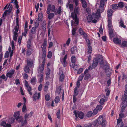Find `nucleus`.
<instances>
[{
	"mask_svg": "<svg viewBox=\"0 0 127 127\" xmlns=\"http://www.w3.org/2000/svg\"><path fill=\"white\" fill-rule=\"evenodd\" d=\"M32 51V49L30 48H28L27 51V54L28 55H30Z\"/></svg>",
	"mask_w": 127,
	"mask_h": 127,
	"instance_id": "nucleus-34",
	"label": "nucleus"
},
{
	"mask_svg": "<svg viewBox=\"0 0 127 127\" xmlns=\"http://www.w3.org/2000/svg\"><path fill=\"white\" fill-rule=\"evenodd\" d=\"M14 1V5H15L16 8L17 9H18L19 8V6L18 4V2L17 0H11L10 3H12Z\"/></svg>",
	"mask_w": 127,
	"mask_h": 127,
	"instance_id": "nucleus-27",
	"label": "nucleus"
},
{
	"mask_svg": "<svg viewBox=\"0 0 127 127\" xmlns=\"http://www.w3.org/2000/svg\"><path fill=\"white\" fill-rule=\"evenodd\" d=\"M74 12L77 15L79 14V8L78 7H76L74 10Z\"/></svg>",
	"mask_w": 127,
	"mask_h": 127,
	"instance_id": "nucleus-48",
	"label": "nucleus"
},
{
	"mask_svg": "<svg viewBox=\"0 0 127 127\" xmlns=\"http://www.w3.org/2000/svg\"><path fill=\"white\" fill-rule=\"evenodd\" d=\"M61 91V88L60 86L57 88L56 89L55 93L58 94H59Z\"/></svg>",
	"mask_w": 127,
	"mask_h": 127,
	"instance_id": "nucleus-39",
	"label": "nucleus"
},
{
	"mask_svg": "<svg viewBox=\"0 0 127 127\" xmlns=\"http://www.w3.org/2000/svg\"><path fill=\"white\" fill-rule=\"evenodd\" d=\"M40 96V93H38L37 92H35L33 94L32 98L35 101H36V99H39Z\"/></svg>",
	"mask_w": 127,
	"mask_h": 127,
	"instance_id": "nucleus-12",
	"label": "nucleus"
},
{
	"mask_svg": "<svg viewBox=\"0 0 127 127\" xmlns=\"http://www.w3.org/2000/svg\"><path fill=\"white\" fill-rule=\"evenodd\" d=\"M42 59H43V61L42 62V64L41 65L39 66L38 70H39L41 71H43L44 70V64L45 62V58H42Z\"/></svg>",
	"mask_w": 127,
	"mask_h": 127,
	"instance_id": "nucleus-16",
	"label": "nucleus"
},
{
	"mask_svg": "<svg viewBox=\"0 0 127 127\" xmlns=\"http://www.w3.org/2000/svg\"><path fill=\"white\" fill-rule=\"evenodd\" d=\"M93 114L92 112L91 111H89L88 112L86 115L88 117H89L92 116Z\"/></svg>",
	"mask_w": 127,
	"mask_h": 127,
	"instance_id": "nucleus-52",
	"label": "nucleus"
},
{
	"mask_svg": "<svg viewBox=\"0 0 127 127\" xmlns=\"http://www.w3.org/2000/svg\"><path fill=\"white\" fill-rule=\"evenodd\" d=\"M85 127H92L91 123L86 124H85Z\"/></svg>",
	"mask_w": 127,
	"mask_h": 127,
	"instance_id": "nucleus-64",
	"label": "nucleus"
},
{
	"mask_svg": "<svg viewBox=\"0 0 127 127\" xmlns=\"http://www.w3.org/2000/svg\"><path fill=\"white\" fill-rule=\"evenodd\" d=\"M31 83L33 85H35L36 82V78L34 77H32L30 81Z\"/></svg>",
	"mask_w": 127,
	"mask_h": 127,
	"instance_id": "nucleus-24",
	"label": "nucleus"
},
{
	"mask_svg": "<svg viewBox=\"0 0 127 127\" xmlns=\"http://www.w3.org/2000/svg\"><path fill=\"white\" fill-rule=\"evenodd\" d=\"M67 58V55L66 54L63 59V61H62V63L64 67L66 66L67 62L66 60Z\"/></svg>",
	"mask_w": 127,
	"mask_h": 127,
	"instance_id": "nucleus-22",
	"label": "nucleus"
},
{
	"mask_svg": "<svg viewBox=\"0 0 127 127\" xmlns=\"http://www.w3.org/2000/svg\"><path fill=\"white\" fill-rule=\"evenodd\" d=\"M19 26L16 25L14 28V29L15 30V31L14 32H17L19 30Z\"/></svg>",
	"mask_w": 127,
	"mask_h": 127,
	"instance_id": "nucleus-61",
	"label": "nucleus"
},
{
	"mask_svg": "<svg viewBox=\"0 0 127 127\" xmlns=\"http://www.w3.org/2000/svg\"><path fill=\"white\" fill-rule=\"evenodd\" d=\"M15 120L14 118L12 117L9 119L8 121V122L9 123V124H12L14 122Z\"/></svg>",
	"mask_w": 127,
	"mask_h": 127,
	"instance_id": "nucleus-38",
	"label": "nucleus"
},
{
	"mask_svg": "<svg viewBox=\"0 0 127 127\" xmlns=\"http://www.w3.org/2000/svg\"><path fill=\"white\" fill-rule=\"evenodd\" d=\"M82 4V6L84 8H85L87 6V4L86 1L85 0H83L81 1Z\"/></svg>",
	"mask_w": 127,
	"mask_h": 127,
	"instance_id": "nucleus-42",
	"label": "nucleus"
},
{
	"mask_svg": "<svg viewBox=\"0 0 127 127\" xmlns=\"http://www.w3.org/2000/svg\"><path fill=\"white\" fill-rule=\"evenodd\" d=\"M75 116L76 118H78V115L79 118L82 119L84 117V114L82 112H79L77 113L76 111H74V112Z\"/></svg>",
	"mask_w": 127,
	"mask_h": 127,
	"instance_id": "nucleus-7",
	"label": "nucleus"
},
{
	"mask_svg": "<svg viewBox=\"0 0 127 127\" xmlns=\"http://www.w3.org/2000/svg\"><path fill=\"white\" fill-rule=\"evenodd\" d=\"M122 98H125L127 99V91H125L124 92V95Z\"/></svg>",
	"mask_w": 127,
	"mask_h": 127,
	"instance_id": "nucleus-57",
	"label": "nucleus"
},
{
	"mask_svg": "<svg viewBox=\"0 0 127 127\" xmlns=\"http://www.w3.org/2000/svg\"><path fill=\"white\" fill-rule=\"evenodd\" d=\"M15 71L14 69L10 70L6 74V76L7 77H9V78H12L15 72Z\"/></svg>",
	"mask_w": 127,
	"mask_h": 127,
	"instance_id": "nucleus-10",
	"label": "nucleus"
},
{
	"mask_svg": "<svg viewBox=\"0 0 127 127\" xmlns=\"http://www.w3.org/2000/svg\"><path fill=\"white\" fill-rule=\"evenodd\" d=\"M29 67L28 66H25L24 68V70L25 72L26 73H28L30 71V69Z\"/></svg>",
	"mask_w": 127,
	"mask_h": 127,
	"instance_id": "nucleus-36",
	"label": "nucleus"
},
{
	"mask_svg": "<svg viewBox=\"0 0 127 127\" xmlns=\"http://www.w3.org/2000/svg\"><path fill=\"white\" fill-rule=\"evenodd\" d=\"M71 17L73 19L75 20L76 23L78 24L79 23V20L77 18V15L73 13H72Z\"/></svg>",
	"mask_w": 127,
	"mask_h": 127,
	"instance_id": "nucleus-15",
	"label": "nucleus"
},
{
	"mask_svg": "<svg viewBox=\"0 0 127 127\" xmlns=\"http://www.w3.org/2000/svg\"><path fill=\"white\" fill-rule=\"evenodd\" d=\"M105 1L104 0H101L99 8L94 15L95 18H98L100 16L101 13L104 11V7L105 5Z\"/></svg>",
	"mask_w": 127,
	"mask_h": 127,
	"instance_id": "nucleus-2",
	"label": "nucleus"
},
{
	"mask_svg": "<svg viewBox=\"0 0 127 127\" xmlns=\"http://www.w3.org/2000/svg\"><path fill=\"white\" fill-rule=\"evenodd\" d=\"M33 113V112L31 111L30 113H26L24 116L25 120L23 121V118H21V119L18 121L19 122H21L22 124V126H23L24 125L27 123V119L31 117Z\"/></svg>",
	"mask_w": 127,
	"mask_h": 127,
	"instance_id": "nucleus-3",
	"label": "nucleus"
},
{
	"mask_svg": "<svg viewBox=\"0 0 127 127\" xmlns=\"http://www.w3.org/2000/svg\"><path fill=\"white\" fill-rule=\"evenodd\" d=\"M0 78L2 79H4L5 81H7V80L8 77H6L5 75L4 74H3L2 75V76L0 77Z\"/></svg>",
	"mask_w": 127,
	"mask_h": 127,
	"instance_id": "nucleus-54",
	"label": "nucleus"
},
{
	"mask_svg": "<svg viewBox=\"0 0 127 127\" xmlns=\"http://www.w3.org/2000/svg\"><path fill=\"white\" fill-rule=\"evenodd\" d=\"M59 75V80L62 82L63 81L65 78V75L63 71L62 70H60L58 74Z\"/></svg>",
	"mask_w": 127,
	"mask_h": 127,
	"instance_id": "nucleus-6",
	"label": "nucleus"
},
{
	"mask_svg": "<svg viewBox=\"0 0 127 127\" xmlns=\"http://www.w3.org/2000/svg\"><path fill=\"white\" fill-rule=\"evenodd\" d=\"M98 60L97 58L94 59L93 60V63L92 64V67L94 68H95L97 67L98 63Z\"/></svg>",
	"mask_w": 127,
	"mask_h": 127,
	"instance_id": "nucleus-11",
	"label": "nucleus"
},
{
	"mask_svg": "<svg viewBox=\"0 0 127 127\" xmlns=\"http://www.w3.org/2000/svg\"><path fill=\"white\" fill-rule=\"evenodd\" d=\"M24 84L25 86L27 88L28 93L30 95H32V89L31 87L29 85L28 81L26 80L25 81Z\"/></svg>",
	"mask_w": 127,
	"mask_h": 127,
	"instance_id": "nucleus-5",
	"label": "nucleus"
},
{
	"mask_svg": "<svg viewBox=\"0 0 127 127\" xmlns=\"http://www.w3.org/2000/svg\"><path fill=\"white\" fill-rule=\"evenodd\" d=\"M48 14V18L50 20L53 18L54 16V14L53 13H51L49 14Z\"/></svg>",
	"mask_w": 127,
	"mask_h": 127,
	"instance_id": "nucleus-31",
	"label": "nucleus"
},
{
	"mask_svg": "<svg viewBox=\"0 0 127 127\" xmlns=\"http://www.w3.org/2000/svg\"><path fill=\"white\" fill-rule=\"evenodd\" d=\"M109 32L110 37L111 38L114 37V35L113 34V31L111 28H109Z\"/></svg>",
	"mask_w": 127,
	"mask_h": 127,
	"instance_id": "nucleus-28",
	"label": "nucleus"
},
{
	"mask_svg": "<svg viewBox=\"0 0 127 127\" xmlns=\"http://www.w3.org/2000/svg\"><path fill=\"white\" fill-rule=\"evenodd\" d=\"M34 61L32 60L31 59H28L27 60V65L30 67H32L34 64Z\"/></svg>",
	"mask_w": 127,
	"mask_h": 127,
	"instance_id": "nucleus-9",
	"label": "nucleus"
},
{
	"mask_svg": "<svg viewBox=\"0 0 127 127\" xmlns=\"http://www.w3.org/2000/svg\"><path fill=\"white\" fill-rule=\"evenodd\" d=\"M50 96L49 95L47 94L45 96V99L46 101H48L50 100Z\"/></svg>",
	"mask_w": 127,
	"mask_h": 127,
	"instance_id": "nucleus-60",
	"label": "nucleus"
},
{
	"mask_svg": "<svg viewBox=\"0 0 127 127\" xmlns=\"http://www.w3.org/2000/svg\"><path fill=\"white\" fill-rule=\"evenodd\" d=\"M111 20V18H108V26L109 28H110L112 26Z\"/></svg>",
	"mask_w": 127,
	"mask_h": 127,
	"instance_id": "nucleus-30",
	"label": "nucleus"
},
{
	"mask_svg": "<svg viewBox=\"0 0 127 127\" xmlns=\"http://www.w3.org/2000/svg\"><path fill=\"white\" fill-rule=\"evenodd\" d=\"M121 100L122 101V102L121 105L125 106L126 107L127 106V99L122 98Z\"/></svg>",
	"mask_w": 127,
	"mask_h": 127,
	"instance_id": "nucleus-21",
	"label": "nucleus"
},
{
	"mask_svg": "<svg viewBox=\"0 0 127 127\" xmlns=\"http://www.w3.org/2000/svg\"><path fill=\"white\" fill-rule=\"evenodd\" d=\"M28 31V29H24V32L22 33V36H24L26 37L27 35Z\"/></svg>",
	"mask_w": 127,
	"mask_h": 127,
	"instance_id": "nucleus-44",
	"label": "nucleus"
},
{
	"mask_svg": "<svg viewBox=\"0 0 127 127\" xmlns=\"http://www.w3.org/2000/svg\"><path fill=\"white\" fill-rule=\"evenodd\" d=\"M105 100L103 98H101L100 99L99 103L101 105H103L104 104V102H105Z\"/></svg>",
	"mask_w": 127,
	"mask_h": 127,
	"instance_id": "nucleus-62",
	"label": "nucleus"
},
{
	"mask_svg": "<svg viewBox=\"0 0 127 127\" xmlns=\"http://www.w3.org/2000/svg\"><path fill=\"white\" fill-rule=\"evenodd\" d=\"M71 62L74 64L75 63L76 61V57L75 56H72L71 58Z\"/></svg>",
	"mask_w": 127,
	"mask_h": 127,
	"instance_id": "nucleus-33",
	"label": "nucleus"
},
{
	"mask_svg": "<svg viewBox=\"0 0 127 127\" xmlns=\"http://www.w3.org/2000/svg\"><path fill=\"white\" fill-rule=\"evenodd\" d=\"M55 102L56 103H57L60 101V99L58 96L56 97L55 99Z\"/></svg>",
	"mask_w": 127,
	"mask_h": 127,
	"instance_id": "nucleus-51",
	"label": "nucleus"
},
{
	"mask_svg": "<svg viewBox=\"0 0 127 127\" xmlns=\"http://www.w3.org/2000/svg\"><path fill=\"white\" fill-rule=\"evenodd\" d=\"M118 7L121 8L123 7L124 4L123 2H120L117 4Z\"/></svg>",
	"mask_w": 127,
	"mask_h": 127,
	"instance_id": "nucleus-41",
	"label": "nucleus"
},
{
	"mask_svg": "<svg viewBox=\"0 0 127 127\" xmlns=\"http://www.w3.org/2000/svg\"><path fill=\"white\" fill-rule=\"evenodd\" d=\"M43 23L44 25L42 26V28L43 31L45 32L46 31V24L45 22H44Z\"/></svg>",
	"mask_w": 127,
	"mask_h": 127,
	"instance_id": "nucleus-49",
	"label": "nucleus"
},
{
	"mask_svg": "<svg viewBox=\"0 0 127 127\" xmlns=\"http://www.w3.org/2000/svg\"><path fill=\"white\" fill-rule=\"evenodd\" d=\"M98 123V122L97 120L95 121H94L93 123H91L92 124V127H95V126H96V127H98V125H97V123Z\"/></svg>",
	"mask_w": 127,
	"mask_h": 127,
	"instance_id": "nucleus-35",
	"label": "nucleus"
},
{
	"mask_svg": "<svg viewBox=\"0 0 127 127\" xmlns=\"http://www.w3.org/2000/svg\"><path fill=\"white\" fill-rule=\"evenodd\" d=\"M117 4H114L112 5V8L113 9H115L118 8Z\"/></svg>",
	"mask_w": 127,
	"mask_h": 127,
	"instance_id": "nucleus-47",
	"label": "nucleus"
},
{
	"mask_svg": "<svg viewBox=\"0 0 127 127\" xmlns=\"http://www.w3.org/2000/svg\"><path fill=\"white\" fill-rule=\"evenodd\" d=\"M20 112L19 111H17L14 113V116L16 120L21 119V117L20 116Z\"/></svg>",
	"mask_w": 127,
	"mask_h": 127,
	"instance_id": "nucleus-17",
	"label": "nucleus"
},
{
	"mask_svg": "<svg viewBox=\"0 0 127 127\" xmlns=\"http://www.w3.org/2000/svg\"><path fill=\"white\" fill-rule=\"evenodd\" d=\"M13 7L11 5H10V4H9L8 6V9L7 10H6L5 11L4 13L3 14L2 17H4V16L5 15L6 16L7 13V12L10 13L11 12V11Z\"/></svg>",
	"mask_w": 127,
	"mask_h": 127,
	"instance_id": "nucleus-8",
	"label": "nucleus"
},
{
	"mask_svg": "<svg viewBox=\"0 0 127 127\" xmlns=\"http://www.w3.org/2000/svg\"><path fill=\"white\" fill-rule=\"evenodd\" d=\"M70 3L69 1L67 3L66 7L67 8L69 7L70 10L71 11H73V5L72 4H69Z\"/></svg>",
	"mask_w": 127,
	"mask_h": 127,
	"instance_id": "nucleus-20",
	"label": "nucleus"
},
{
	"mask_svg": "<svg viewBox=\"0 0 127 127\" xmlns=\"http://www.w3.org/2000/svg\"><path fill=\"white\" fill-rule=\"evenodd\" d=\"M43 71L38 70V74L37 75L38 78L40 79L39 82L41 83L42 81L43 78Z\"/></svg>",
	"mask_w": 127,
	"mask_h": 127,
	"instance_id": "nucleus-13",
	"label": "nucleus"
},
{
	"mask_svg": "<svg viewBox=\"0 0 127 127\" xmlns=\"http://www.w3.org/2000/svg\"><path fill=\"white\" fill-rule=\"evenodd\" d=\"M79 32L80 34L83 36L85 39H86L87 38V34L84 32L83 30L81 28H80L79 29Z\"/></svg>",
	"mask_w": 127,
	"mask_h": 127,
	"instance_id": "nucleus-14",
	"label": "nucleus"
},
{
	"mask_svg": "<svg viewBox=\"0 0 127 127\" xmlns=\"http://www.w3.org/2000/svg\"><path fill=\"white\" fill-rule=\"evenodd\" d=\"M113 41L116 44H120L121 43V40L118 38H115L113 39Z\"/></svg>",
	"mask_w": 127,
	"mask_h": 127,
	"instance_id": "nucleus-23",
	"label": "nucleus"
},
{
	"mask_svg": "<svg viewBox=\"0 0 127 127\" xmlns=\"http://www.w3.org/2000/svg\"><path fill=\"white\" fill-rule=\"evenodd\" d=\"M112 10L111 9L107 11V15L109 18H111L112 14Z\"/></svg>",
	"mask_w": 127,
	"mask_h": 127,
	"instance_id": "nucleus-32",
	"label": "nucleus"
},
{
	"mask_svg": "<svg viewBox=\"0 0 127 127\" xmlns=\"http://www.w3.org/2000/svg\"><path fill=\"white\" fill-rule=\"evenodd\" d=\"M97 58V59H99L98 62L99 63V64H102L103 63V60L102 56L101 55H99Z\"/></svg>",
	"mask_w": 127,
	"mask_h": 127,
	"instance_id": "nucleus-25",
	"label": "nucleus"
},
{
	"mask_svg": "<svg viewBox=\"0 0 127 127\" xmlns=\"http://www.w3.org/2000/svg\"><path fill=\"white\" fill-rule=\"evenodd\" d=\"M85 75V76L84 78L85 80H86L89 79L90 77V74L89 73H87V74Z\"/></svg>",
	"mask_w": 127,
	"mask_h": 127,
	"instance_id": "nucleus-53",
	"label": "nucleus"
},
{
	"mask_svg": "<svg viewBox=\"0 0 127 127\" xmlns=\"http://www.w3.org/2000/svg\"><path fill=\"white\" fill-rule=\"evenodd\" d=\"M76 29L75 28H74L72 31V35H74L76 34Z\"/></svg>",
	"mask_w": 127,
	"mask_h": 127,
	"instance_id": "nucleus-46",
	"label": "nucleus"
},
{
	"mask_svg": "<svg viewBox=\"0 0 127 127\" xmlns=\"http://www.w3.org/2000/svg\"><path fill=\"white\" fill-rule=\"evenodd\" d=\"M97 120L98 124L101 125L102 127H105L107 122L105 119H103L102 116H99Z\"/></svg>",
	"mask_w": 127,
	"mask_h": 127,
	"instance_id": "nucleus-4",
	"label": "nucleus"
},
{
	"mask_svg": "<svg viewBox=\"0 0 127 127\" xmlns=\"http://www.w3.org/2000/svg\"><path fill=\"white\" fill-rule=\"evenodd\" d=\"M52 53L51 51H49L48 52V55H47V57L49 58H51L52 56Z\"/></svg>",
	"mask_w": 127,
	"mask_h": 127,
	"instance_id": "nucleus-59",
	"label": "nucleus"
},
{
	"mask_svg": "<svg viewBox=\"0 0 127 127\" xmlns=\"http://www.w3.org/2000/svg\"><path fill=\"white\" fill-rule=\"evenodd\" d=\"M0 125L3 127H10L11 126V124L6 123V122L4 121L1 122Z\"/></svg>",
	"mask_w": 127,
	"mask_h": 127,
	"instance_id": "nucleus-19",
	"label": "nucleus"
},
{
	"mask_svg": "<svg viewBox=\"0 0 127 127\" xmlns=\"http://www.w3.org/2000/svg\"><path fill=\"white\" fill-rule=\"evenodd\" d=\"M121 106H122V107L121 108V113H122L124 112V111L125 110V108L126 107L125 106L123 105H121Z\"/></svg>",
	"mask_w": 127,
	"mask_h": 127,
	"instance_id": "nucleus-56",
	"label": "nucleus"
},
{
	"mask_svg": "<svg viewBox=\"0 0 127 127\" xmlns=\"http://www.w3.org/2000/svg\"><path fill=\"white\" fill-rule=\"evenodd\" d=\"M43 14L41 13H39L38 14V19L39 21H41L42 18Z\"/></svg>",
	"mask_w": 127,
	"mask_h": 127,
	"instance_id": "nucleus-37",
	"label": "nucleus"
},
{
	"mask_svg": "<svg viewBox=\"0 0 127 127\" xmlns=\"http://www.w3.org/2000/svg\"><path fill=\"white\" fill-rule=\"evenodd\" d=\"M36 27H33L31 29L30 32L31 33L33 34H35L36 32Z\"/></svg>",
	"mask_w": 127,
	"mask_h": 127,
	"instance_id": "nucleus-29",
	"label": "nucleus"
},
{
	"mask_svg": "<svg viewBox=\"0 0 127 127\" xmlns=\"http://www.w3.org/2000/svg\"><path fill=\"white\" fill-rule=\"evenodd\" d=\"M52 12H54L55 15H57V14H61V12L62 9L61 6H59L58 8V9L56 11L55 9V7L54 5L52 6L50 4H49L48 6L47 11V14H49L50 11Z\"/></svg>",
	"mask_w": 127,
	"mask_h": 127,
	"instance_id": "nucleus-1",
	"label": "nucleus"
},
{
	"mask_svg": "<svg viewBox=\"0 0 127 127\" xmlns=\"http://www.w3.org/2000/svg\"><path fill=\"white\" fill-rule=\"evenodd\" d=\"M43 52V54H42V58H45L46 53V52L45 50H42Z\"/></svg>",
	"mask_w": 127,
	"mask_h": 127,
	"instance_id": "nucleus-63",
	"label": "nucleus"
},
{
	"mask_svg": "<svg viewBox=\"0 0 127 127\" xmlns=\"http://www.w3.org/2000/svg\"><path fill=\"white\" fill-rule=\"evenodd\" d=\"M96 109L98 110H101L102 108V106L100 105H98L96 107Z\"/></svg>",
	"mask_w": 127,
	"mask_h": 127,
	"instance_id": "nucleus-58",
	"label": "nucleus"
},
{
	"mask_svg": "<svg viewBox=\"0 0 127 127\" xmlns=\"http://www.w3.org/2000/svg\"><path fill=\"white\" fill-rule=\"evenodd\" d=\"M119 23L120 24V26L124 28H125L126 26H125L124 25L123 22V21L122 20V19H120L119 22Z\"/></svg>",
	"mask_w": 127,
	"mask_h": 127,
	"instance_id": "nucleus-43",
	"label": "nucleus"
},
{
	"mask_svg": "<svg viewBox=\"0 0 127 127\" xmlns=\"http://www.w3.org/2000/svg\"><path fill=\"white\" fill-rule=\"evenodd\" d=\"M32 40H30V39H28L27 42V46L28 48H30L31 45V41Z\"/></svg>",
	"mask_w": 127,
	"mask_h": 127,
	"instance_id": "nucleus-45",
	"label": "nucleus"
},
{
	"mask_svg": "<svg viewBox=\"0 0 127 127\" xmlns=\"http://www.w3.org/2000/svg\"><path fill=\"white\" fill-rule=\"evenodd\" d=\"M47 42V41L44 40L43 43L41 46L42 50H45L46 47Z\"/></svg>",
	"mask_w": 127,
	"mask_h": 127,
	"instance_id": "nucleus-26",
	"label": "nucleus"
},
{
	"mask_svg": "<svg viewBox=\"0 0 127 127\" xmlns=\"http://www.w3.org/2000/svg\"><path fill=\"white\" fill-rule=\"evenodd\" d=\"M78 93V90L77 87H76L75 88L74 90V93L73 95L77 96Z\"/></svg>",
	"mask_w": 127,
	"mask_h": 127,
	"instance_id": "nucleus-40",
	"label": "nucleus"
},
{
	"mask_svg": "<svg viewBox=\"0 0 127 127\" xmlns=\"http://www.w3.org/2000/svg\"><path fill=\"white\" fill-rule=\"evenodd\" d=\"M84 76V75L83 74H81L79 77L78 81H82Z\"/></svg>",
	"mask_w": 127,
	"mask_h": 127,
	"instance_id": "nucleus-50",
	"label": "nucleus"
},
{
	"mask_svg": "<svg viewBox=\"0 0 127 127\" xmlns=\"http://www.w3.org/2000/svg\"><path fill=\"white\" fill-rule=\"evenodd\" d=\"M122 119H118L117 120V127H123V123L122 122Z\"/></svg>",
	"mask_w": 127,
	"mask_h": 127,
	"instance_id": "nucleus-18",
	"label": "nucleus"
},
{
	"mask_svg": "<svg viewBox=\"0 0 127 127\" xmlns=\"http://www.w3.org/2000/svg\"><path fill=\"white\" fill-rule=\"evenodd\" d=\"M122 45L125 47H127V42L126 41H123L122 42Z\"/></svg>",
	"mask_w": 127,
	"mask_h": 127,
	"instance_id": "nucleus-55",
	"label": "nucleus"
}]
</instances>
